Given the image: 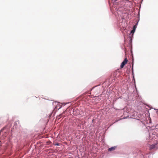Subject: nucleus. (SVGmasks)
<instances>
[{
  "label": "nucleus",
  "instance_id": "f257e3e1",
  "mask_svg": "<svg viewBox=\"0 0 158 158\" xmlns=\"http://www.w3.org/2000/svg\"><path fill=\"white\" fill-rule=\"evenodd\" d=\"M157 149H158V141L156 143L150 145L149 147L150 150L153 149L156 150Z\"/></svg>",
  "mask_w": 158,
  "mask_h": 158
},
{
  "label": "nucleus",
  "instance_id": "f03ea898",
  "mask_svg": "<svg viewBox=\"0 0 158 158\" xmlns=\"http://www.w3.org/2000/svg\"><path fill=\"white\" fill-rule=\"evenodd\" d=\"M128 60L127 58H126L122 62L121 65V68L122 69L123 68L124 65L127 63Z\"/></svg>",
  "mask_w": 158,
  "mask_h": 158
},
{
  "label": "nucleus",
  "instance_id": "7ed1b4c3",
  "mask_svg": "<svg viewBox=\"0 0 158 158\" xmlns=\"http://www.w3.org/2000/svg\"><path fill=\"white\" fill-rule=\"evenodd\" d=\"M116 146L112 147L110 148H109L108 149V151H112L116 149Z\"/></svg>",
  "mask_w": 158,
  "mask_h": 158
},
{
  "label": "nucleus",
  "instance_id": "20e7f679",
  "mask_svg": "<svg viewBox=\"0 0 158 158\" xmlns=\"http://www.w3.org/2000/svg\"><path fill=\"white\" fill-rule=\"evenodd\" d=\"M136 27V25L134 26L133 30L131 31V33H134L135 32Z\"/></svg>",
  "mask_w": 158,
  "mask_h": 158
},
{
  "label": "nucleus",
  "instance_id": "39448f33",
  "mask_svg": "<svg viewBox=\"0 0 158 158\" xmlns=\"http://www.w3.org/2000/svg\"><path fill=\"white\" fill-rule=\"evenodd\" d=\"M53 144L54 145H56V146H60V144L58 143H54Z\"/></svg>",
  "mask_w": 158,
  "mask_h": 158
},
{
  "label": "nucleus",
  "instance_id": "423d86ee",
  "mask_svg": "<svg viewBox=\"0 0 158 158\" xmlns=\"http://www.w3.org/2000/svg\"><path fill=\"white\" fill-rule=\"evenodd\" d=\"M51 143V142L50 141H48L47 142V143L48 144H50Z\"/></svg>",
  "mask_w": 158,
  "mask_h": 158
},
{
  "label": "nucleus",
  "instance_id": "0eeeda50",
  "mask_svg": "<svg viewBox=\"0 0 158 158\" xmlns=\"http://www.w3.org/2000/svg\"><path fill=\"white\" fill-rule=\"evenodd\" d=\"M117 73V72H114V75H116Z\"/></svg>",
  "mask_w": 158,
  "mask_h": 158
},
{
  "label": "nucleus",
  "instance_id": "6e6552de",
  "mask_svg": "<svg viewBox=\"0 0 158 158\" xmlns=\"http://www.w3.org/2000/svg\"><path fill=\"white\" fill-rule=\"evenodd\" d=\"M118 0H114V2H115V1H117Z\"/></svg>",
  "mask_w": 158,
  "mask_h": 158
}]
</instances>
